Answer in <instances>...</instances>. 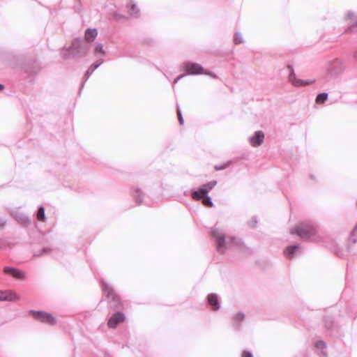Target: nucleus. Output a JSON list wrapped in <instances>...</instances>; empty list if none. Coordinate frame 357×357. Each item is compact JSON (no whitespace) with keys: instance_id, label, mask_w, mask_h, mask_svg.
Returning a JSON list of instances; mask_svg holds the SVG:
<instances>
[{"instance_id":"obj_17","label":"nucleus","mask_w":357,"mask_h":357,"mask_svg":"<svg viewBox=\"0 0 357 357\" xmlns=\"http://www.w3.org/2000/svg\"><path fill=\"white\" fill-rule=\"evenodd\" d=\"M100 54L102 56L105 54V51L103 49V46L100 43H96L94 48V54L96 56Z\"/></svg>"},{"instance_id":"obj_15","label":"nucleus","mask_w":357,"mask_h":357,"mask_svg":"<svg viewBox=\"0 0 357 357\" xmlns=\"http://www.w3.org/2000/svg\"><path fill=\"white\" fill-rule=\"evenodd\" d=\"M346 20L349 21V24L351 25V27L349 28V30L350 31H353L352 26H357V19L354 16V15L352 13H348L346 17Z\"/></svg>"},{"instance_id":"obj_13","label":"nucleus","mask_w":357,"mask_h":357,"mask_svg":"<svg viewBox=\"0 0 357 357\" xmlns=\"http://www.w3.org/2000/svg\"><path fill=\"white\" fill-rule=\"evenodd\" d=\"M208 302L209 305L213 307V310H219L220 305L218 299V296L215 294H211L208 296Z\"/></svg>"},{"instance_id":"obj_35","label":"nucleus","mask_w":357,"mask_h":357,"mask_svg":"<svg viewBox=\"0 0 357 357\" xmlns=\"http://www.w3.org/2000/svg\"><path fill=\"white\" fill-rule=\"evenodd\" d=\"M321 352L322 357H326V354L325 351H321Z\"/></svg>"},{"instance_id":"obj_24","label":"nucleus","mask_w":357,"mask_h":357,"mask_svg":"<svg viewBox=\"0 0 357 357\" xmlns=\"http://www.w3.org/2000/svg\"><path fill=\"white\" fill-rule=\"evenodd\" d=\"M234 42L235 44H240L243 43L242 36L239 33H236L234 38Z\"/></svg>"},{"instance_id":"obj_32","label":"nucleus","mask_w":357,"mask_h":357,"mask_svg":"<svg viewBox=\"0 0 357 357\" xmlns=\"http://www.w3.org/2000/svg\"><path fill=\"white\" fill-rule=\"evenodd\" d=\"M185 75H178L174 81V84H175L176 83H177L178 82V80H180L182 77H183Z\"/></svg>"},{"instance_id":"obj_14","label":"nucleus","mask_w":357,"mask_h":357,"mask_svg":"<svg viewBox=\"0 0 357 357\" xmlns=\"http://www.w3.org/2000/svg\"><path fill=\"white\" fill-rule=\"evenodd\" d=\"M98 36L96 29H88L85 31L84 38L86 42L91 43Z\"/></svg>"},{"instance_id":"obj_25","label":"nucleus","mask_w":357,"mask_h":357,"mask_svg":"<svg viewBox=\"0 0 357 357\" xmlns=\"http://www.w3.org/2000/svg\"><path fill=\"white\" fill-rule=\"evenodd\" d=\"M231 164V162L230 161H228L225 163H223L222 165H215L214 167L215 169V170H222V169H226L227 167H228L229 166V165Z\"/></svg>"},{"instance_id":"obj_6","label":"nucleus","mask_w":357,"mask_h":357,"mask_svg":"<svg viewBox=\"0 0 357 357\" xmlns=\"http://www.w3.org/2000/svg\"><path fill=\"white\" fill-rule=\"evenodd\" d=\"M20 296L11 290H0V301L17 302Z\"/></svg>"},{"instance_id":"obj_37","label":"nucleus","mask_w":357,"mask_h":357,"mask_svg":"<svg viewBox=\"0 0 357 357\" xmlns=\"http://www.w3.org/2000/svg\"><path fill=\"white\" fill-rule=\"evenodd\" d=\"M355 58L357 59V52L355 53Z\"/></svg>"},{"instance_id":"obj_3","label":"nucleus","mask_w":357,"mask_h":357,"mask_svg":"<svg viewBox=\"0 0 357 357\" xmlns=\"http://www.w3.org/2000/svg\"><path fill=\"white\" fill-rule=\"evenodd\" d=\"M217 184L216 181H211L206 184L203 185L198 190L192 191V198L195 200H201L203 197H206L208 192L211 190Z\"/></svg>"},{"instance_id":"obj_2","label":"nucleus","mask_w":357,"mask_h":357,"mask_svg":"<svg viewBox=\"0 0 357 357\" xmlns=\"http://www.w3.org/2000/svg\"><path fill=\"white\" fill-rule=\"evenodd\" d=\"M291 234H296L302 238L310 239L317 234V229L310 224H302L294 229L291 230Z\"/></svg>"},{"instance_id":"obj_30","label":"nucleus","mask_w":357,"mask_h":357,"mask_svg":"<svg viewBox=\"0 0 357 357\" xmlns=\"http://www.w3.org/2000/svg\"><path fill=\"white\" fill-rule=\"evenodd\" d=\"M177 114H178V118L179 123L181 125H183V116H182L181 112V110L178 108L177 109Z\"/></svg>"},{"instance_id":"obj_19","label":"nucleus","mask_w":357,"mask_h":357,"mask_svg":"<svg viewBox=\"0 0 357 357\" xmlns=\"http://www.w3.org/2000/svg\"><path fill=\"white\" fill-rule=\"evenodd\" d=\"M328 99V93H319L316 98V103L317 104H322Z\"/></svg>"},{"instance_id":"obj_5","label":"nucleus","mask_w":357,"mask_h":357,"mask_svg":"<svg viewBox=\"0 0 357 357\" xmlns=\"http://www.w3.org/2000/svg\"><path fill=\"white\" fill-rule=\"evenodd\" d=\"M30 313L38 321L49 325H54L56 324L55 318L50 313L44 311L31 310Z\"/></svg>"},{"instance_id":"obj_31","label":"nucleus","mask_w":357,"mask_h":357,"mask_svg":"<svg viewBox=\"0 0 357 357\" xmlns=\"http://www.w3.org/2000/svg\"><path fill=\"white\" fill-rule=\"evenodd\" d=\"M243 357H253V356L249 351H245L243 353Z\"/></svg>"},{"instance_id":"obj_23","label":"nucleus","mask_w":357,"mask_h":357,"mask_svg":"<svg viewBox=\"0 0 357 357\" xmlns=\"http://www.w3.org/2000/svg\"><path fill=\"white\" fill-rule=\"evenodd\" d=\"M102 63H103L102 59H98L96 62L91 64L89 68L92 69V71L94 72V70L96 69H97Z\"/></svg>"},{"instance_id":"obj_26","label":"nucleus","mask_w":357,"mask_h":357,"mask_svg":"<svg viewBox=\"0 0 357 357\" xmlns=\"http://www.w3.org/2000/svg\"><path fill=\"white\" fill-rule=\"evenodd\" d=\"M315 347L317 349H324L326 348V344L323 341H318L316 342Z\"/></svg>"},{"instance_id":"obj_27","label":"nucleus","mask_w":357,"mask_h":357,"mask_svg":"<svg viewBox=\"0 0 357 357\" xmlns=\"http://www.w3.org/2000/svg\"><path fill=\"white\" fill-rule=\"evenodd\" d=\"M243 319H244V314H242V313H240V312H239V313H237V314L234 316V320L235 321H242V320H243Z\"/></svg>"},{"instance_id":"obj_16","label":"nucleus","mask_w":357,"mask_h":357,"mask_svg":"<svg viewBox=\"0 0 357 357\" xmlns=\"http://www.w3.org/2000/svg\"><path fill=\"white\" fill-rule=\"evenodd\" d=\"M298 245H291L287 248L286 250L284 251V255L286 257L289 258H291L294 256V253L296 250L299 249Z\"/></svg>"},{"instance_id":"obj_39","label":"nucleus","mask_w":357,"mask_h":357,"mask_svg":"<svg viewBox=\"0 0 357 357\" xmlns=\"http://www.w3.org/2000/svg\"><path fill=\"white\" fill-rule=\"evenodd\" d=\"M44 252H47V249H44L43 250Z\"/></svg>"},{"instance_id":"obj_20","label":"nucleus","mask_w":357,"mask_h":357,"mask_svg":"<svg viewBox=\"0 0 357 357\" xmlns=\"http://www.w3.org/2000/svg\"><path fill=\"white\" fill-rule=\"evenodd\" d=\"M202 203L204 206H206L208 207H212L213 206V203L211 201V198L207 195L206 197H203L202 199Z\"/></svg>"},{"instance_id":"obj_10","label":"nucleus","mask_w":357,"mask_h":357,"mask_svg":"<svg viewBox=\"0 0 357 357\" xmlns=\"http://www.w3.org/2000/svg\"><path fill=\"white\" fill-rule=\"evenodd\" d=\"M126 317L122 312H116L108 320L107 325L109 328H115L119 323L123 322Z\"/></svg>"},{"instance_id":"obj_38","label":"nucleus","mask_w":357,"mask_h":357,"mask_svg":"<svg viewBox=\"0 0 357 357\" xmlns=\"http://www.w3.org/2000/svg\"><path fill=\"white\" fill-rule=\"evenodd\" d=\"M326 328H330V326H329V325H328L327 324H326Z\"/></svg>"},{"instance_id":"obj_22","label":"nucleus","mask_w":357,"mask_h":357,"mask_svg":"<svg viewBox=\"0 0 357 357\" xmlns=\"http://www.w3.org/2000/svg\"><path fill=\"white\" fill-rule=\"evenodd\" d=\"M93 73V71H92V69L88 68V70H86V73L84 75L83 83L81 86V88L84 87V83L87 81V79L89 78V77L92 75Z\"/></svg>"},{"instance_id":"obj_29","label":"nucleus","mask_w":357,"mask_h":357,"mask_svg":"<svg viewBox=\"0 0 357 357\" xmlns=\"http://www.w3.org/2000/svg\"><path fill=\"white\" fill-rule=\"evenodd\" d=\"M142 195V192L141 191L139 190V189H137L135 190V192H134V197L137 199V202L138 203H140L141 202V200H139L138 198L140 197V195Z\"/></svg>"},{"instance_id":"obj_28","label":"nucleus","mask_w":357,"mask_h":357,"mask_svg":"<svg viewBox=\"0 0 357 357\" xmlns=\"http://www.w3.org/2000/svg\"><path fill=\"white\" fill-rule=\"evenodd\" d=\"M356 231H357V225H356L355 228L354 229L353 231L351 232V236H350V240L352 241L354 243H355L357 241L356 238H354Z\"/></svg>"},{"instance_id":"obj_36","label":"nucleus","mask_w":357,"mask_h":357,"mask_svg":"<svg viewBox=\"0 0 357 357\" xmlns=\"http://www.w3.org/2000/svg\"><path fill=\"white\" fill-rule=\"evenodd\" d=\"M3 88H4V86L3 84H0V91L3 89Z\"/></svg>"},{"instance_id":"obj_18","label":"nucleus","mask_w":357,"mask_h":357,"mask_svg":"<svg viewBox=\"0 0 357 357\" xmlns=\"http://www.w3.org/2000/svg\"><path fill=\"white\" fill-rule=\"evenodd\" d=\"M128 11L132 17H137L139 13V9L135 4H131L128 6Z\"/></svg>"},{"instance_id":"obj_7","label":"nucleus","mask_w":357,"mask_h":357,"mask_svg":"<svg viewBox=\"0 0 357 357\" xmlns=\"http://www.w3.org/2000/svg\"><path fill=\"white\" fill-rule=\"evenodd\" d=\"M86 51V48L82 46V40L79 39L75 40L70 47V54L73 56L85 54Z\"/></svg>"},{"instance_id":"obj_34","label":"nucleus","mask_w":357,"mask_h":357,"mask_svg":"<svg viewBox=\"0 0 357 357\" xmlns=\"http://www.w3.org/2000/svg\"><path fill=\"white\" fill-rule=\"evenodd\" d=\"M6 222L3 219L0 218V227H2L4 226Z\"/></svg>"},{"instance_id":"obj_21","label":"nucleus","mask_w":357,"mask_h":357,"mask_svg":"<svg viewBox=\"0 0 357 357\" xmlns=\"http://www.w3.org/2000/svg\"><path fill=\"white\" fill-rule=\"evenodd\" d=\"M45 218V208L44 207L40 206L38 210L37 219L40 221H43Z\"/></svg>"},{"instance_id":"obj_1","label":"nucleus","mask_w":357,"mask_h":357,"mask_svg":"<svg viewBox=\"0 0 357 357\" xmlns=\"http://www.w3.org/2000/svg\"><path fill=\"white\" fill-rule=\"evenodd\" d=\"M211 236L215 239L218 252L221 254H223L225 250L229 248H236L241 250L247 249L243 243L238 239L228 237L226 241L224 234L219 231L218 229H211Z\"/></svg>"},{"instance_id":"obj_12","label":"nucleus","mask_w":357,"mask_h":357,"mask_svg":"<svg viewBox=\"0 0 357 357\" xmlns=\"http://www.w3.org/2000/svg\"><path fill=\"white\" fill-rule=\"evenodd\" d=\"M4 272L7 274L12 275L14 278L17 279H24L25 275L24 273L17 268H14L10 266H6L4 268Z\"/></svg>"},{"instance_id":"obj_33","label":"nucleus","mask_w":357,"mask_h":357,"mask_svg":"<svg viewBox=\"0 0 357 357\" xmlns=\"http://www.w3.org/2000/svg\"><path fill=\"white\" fill-rule=\"evenodd\" d=\"M257 222V218H256V217H254L252 218V222L250 223V225L251 227H255L256 225Z\"/></svg>"},{"instance_id":"obj_4","label":"nucleus","mask_w":357,"mask_h":357,"mask_svg":"<svg viewBox=\"0 0 357 357\" xmlns=\"http://www.w3.org/2000/svg\"><path fill=\"white\" fill-rule=\"evenodd\" d=\"M183 68L188 75L206 74L215 77V75H212L210 73L204 71V68L198 63L185 62L183 64Z\"/></svg>"},{"instance_id":"obj_8","label":"nucleus","mask_w":357,"mask_h":357,"mask_svg":"<svg viewBox=\"0 0 357 357\" xmlns=\"http://www.w3.org/2000/svg\"><path fill=\"white\" fill-rule=\"evenodd\" d=\"M102 288L105 291V294H106L107 297L109 299H111L114 303V306L116 307L120 303V298L119 297L114 293L113 289L110 287L107 284L102 282Z\"/></svg>"},{"instance_id":"obj_11","label":"nucleus","mask_w":357,"mask_h":357,"mask_svg":"<svg viewBox=\"0 0 357 357\" xmlns=\"http://www.w3.org/2000/svg\"><path fill=\"white\" fill-rule=\"evenodd\" d=\"M264 139V135L262 131H257L255 135L250 137V143L254 146L257 147L260 146Z\"/></svg>"},{"instance_id":"obj_9","label":"nucleus","mask_w":357,"mask_h":357,"mask_svg":"<svg viewBox=\"0 0 357 357\" xmlns=\"http://www.w3.org/2000/svg\"><path fill=\"white\" fill-rule=\"evenodd\" d=\"M289 82L295 86L300 87L305 85H310L314 83V80L313 79H307L303 80L300 79H297L294 72L292 70L289 75Z\"/></svg>"}]
</instances>
